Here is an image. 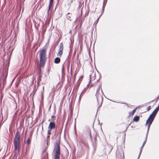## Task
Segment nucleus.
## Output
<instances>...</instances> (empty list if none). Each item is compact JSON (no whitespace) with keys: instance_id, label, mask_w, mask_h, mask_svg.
I'll list each match as a JSON object with an SVG mask.
<instances>
[{"instance_id":"2","label":"nucleus","mask_w":159,"mask_h":159,"mask_svg":"<svg viewBox=\"0 0 159 159\" xmlns=\"http://www.w3.org/2000/svg\"><path fill=\"white\" fill-rule=\"evenodd\" d=\"M159 110V104L158 107L153 111L152 113L150 115L146 122V125L148 124V130H149L150 126L152 124L154 118Z\"/></svg>"},{"instance_id":"6","label":"nucleus","mask_w":159,"mask_h":159,"mask_svg":"<svg viewBox=\"0 0 159 159\" xmlns=\"http://www.w3.org/2000/svg\"><path fill=\"white\" fill-rule=\"evenodd\" d=\"M56 127L55 123L53 121H51L50 122L48 126V129H52L55 128Z\"/></svg>"},{"instance_id":"28","label":"nucleus","mask_w":159,"mask_h":159,"mask_svg":"<svg viewBox=\"0 0 159 159\" xmlns=\"http://www.w3.org/2000/svg\"><path fill=\"white\" fill-rule=\"evenodd\" d=\"M159 99V96L157 97V99Z\"/></svg>"},{"instance_id":"3","label":"nucleus","mask_w":159,"mask_h":159,"mask_svg":"<svg viewBox=\"0 0 159 159\" xmlns=\"http://www.w3.org/2000/svg\"><path fill=\"white\" fill-rule=\"evenodd\" d=\"M46 50V49L43 48L40 51V65L42 67L44 66L45 62Z\"/></svg>"},{"instance_id":"27","label":"nucleus","mask_w":159,"mask_h":159,"mask_svg":"<svg viewBox=\"0 0 159 159\" xmlns=\"http://www.w3.org/2000/svg\"><path fill=\"white\" fill-rule=\"evenodd\" d=\"M90 75V80H91V75Z\"/></svg>"},{"instance_id":"18","label":"nucleus","mask_w":159,"mask_h":159,"mask_svg":"<svg viewBox=\"0 0 159 159\" xmlns=\"http://www.w3.org/2000/svg\"><path fill=\"white\" fill-rule=\"evenodd\" d=\"M143 148H142V147H141V150H140V152H139V155L138 159H139V157H140V155H141V152H142V149Z\"/></svg>"},{"instance_id":"21","label":"nucleus","mask_w":159,"mask_h":159,"mask_svg":"<svg viewBox=\"0 0 159 159\" xmlns=\"http://www.w3.org/2000/svg\"><path fill=\"white\" fill-rule=\"evenodd\" d=\"M64 69H65V67H64V64H63L62 65V72L63 71Z\"/></svg>"},{"instance_id":"5","label":"nucleus","mask_w":159,"mask_h":159,"mask_svg":"<svg viewBox=\"0 0 159 159\" xmlns=\"http://www.w3.org/2000/svg\"><path fill=\"white\" fill-rule=\"evenodd\" d=\"M100 88V86L99 85V87L97 90V92L96 94V98L98 103H101V104L102 103V98L101 94L99 93Z\"/></svg>"},{"instance_id":"16","label":"nucleus","mask_w":159,"mask_h":159,"mask_svg":"<svg viewBox=\"0 0 159 159\" xmlns=\"http://www.w3.org/2000/svg\"><path fill=\"white\" fill-rule=\"evenodd\" d=\"M136 110V109H134L133 110L132 112H130L129 113L130 115V116L131 115H133L134 114V112H135Z\"/></svg>"},{"instance_id":"30","label":"nucleus","mask_w":159,"mask_h":159,"mask_svg":"<svg viewBox=\"0 0 159 159\" xmlns=\"http://www.w3.org/2000/svg\"><path fill=\"white\" fill-rule=\"evenodd\" d=\"M90 136L91 138V135L90 134Z\"/></svg>"},{"instance_id":"8","label":"nucleus","mask_w":159,"mask_h":159,"mask_svg":"<svg viewBox=\"0 0 159 159\" xmlns=\"http://www.w3.org/2000/svg\"><path fill=\"white\" fill-rule=\"evenodd\" d=\"M52 129H48V136H47V140H49L50 139V135L51 134V131Z\"/></svg>"},{"instance_id":"24","label":"nucleus","mask_w":159,"mask_h":159,"mask_svg":"<svg viewBox=\"0 0 159 159\" xmlns=\"http://www.w3.org/2000/svg\"><path fill=\"white\" fill-rule=\"evenodd\" d=\"M100 16H99V17L98 18V19H97V20H96V22H95V23H96V24L98 22V20H99V18H100Z\"/></svg>"},{"instance_id":"22","label":"nucleus","mask_w":159,"mask_h":159,"mask_svg":"<svg viewBox=\"0 0 159 159\" xmlns=\"http://www.w3.org/2000/svg\"><path fill=\"white\" fill-rule=\"evenodd\" d=\"M151 108V106H149L147 108V110L148 111H149Z\"/></svg>"},{"instance_id":"13","label":"nucleus","mask_w":159,"mask_h":159,"mask_svg":"<svg viewBox=\"0 0 159 159\" xmlns=\"http://www.w3.org/2000/svg\"><path fill=\"white\" fill-rule=\"evenodd\" d=\"M41 75H39V77L38 78V80H37V83H38V85H39V84L40 83V82L41 81Z\"/></svg>"},{"instance_id":"20","label":"nucleus","mask_w":159,"mask_h":159,"mask_svg":"<svg viewBox=\"0 0 159 159\" xmlns=\"http://www.w3.org/2000/svg\"><path fill=\"white\" fill-rule=\"evenodd\" d=\"M55 117L53 115L51 116V118L52 119V120L54 121L55 120Z\"/></svg>"},{"instance_id":"12","label":"nucleus","mask_w":159,"mask_h":159,"mask_svg":"<svg viewBox=\"0 0 159 159\" xmlns=\"http://www.w3.org/2000/svg\"><path fill=\"white\" fill-rule=\"evenodd\" d=\"M60 61V59L59 57L56 58L54 60V63L56 64L59 63Z\"/></svg>"},{"instance_id":"32","label":"nucleus","mask_w":159,"mask_h":159,"mask_svg":"<svg viewBox=\"0 0 159 159\" xmlns=\"http://www.w3.org/2000/svg\"><path fill=\"white\" fill-rule=\"evenodd\" d=\"M43 126H42V129H43Z\"/></svg>"},{"instance_id":"19","label":"nucleus","mask_w":159,"mask_h":159,"mask_svg":"<svg viewBox=\"0 0 159 159\" xmlns=\"http://www.w3.org/2000/svg\"><path fill=\"white\" fill-rule=\"evenodd\" d=\"M26 143L30 144V140L29 139H28L26 142Z\"/></svg>"},{"instance_id":"7","label":"nucleus","mask_w":159,"mask_h":159,"mask_svg":"<svg viewBox=\"0 0 159 159\" xmlns=\"http://www.w3.org/2000/svg\"><path fill=\"white\" fill-rule=\"evenodd\" d=\"M53 0H50L49 5L48 9V12H49V11H50V8H51L52 5V4H53Z\"/></svg>"},{"instance_id":"11","label":"nucleus","mask_w":159,"mask_h":159,"mask_svg":"<svg viewBox=\"0 0 159 159\" xmlns=\"http://www.w3.org/2000/svg\"><path fill=\"white\" fill-rule=\"evenodd\" d=\"M139 119V116H134L133 119L134 121L138 122Z\"/></svg>"},{"instance_id":"10","label":"nucleus","mask_w":159,"mask_h":159,"mask_svg":"<svg viewBox=\"0 0 159 159\" xmlns=\"http://www.w3.org/2000/svg\"><path fill=\"white\" fill-rule=\"evenodd\" d=\"M148 131H149V130H148V131H147V133L146 134V138H145V139L144 141L143 142V145L142 146V148H143V146H144V144H145V143L146 142L147 140V136H148Z\"/></svg>"},{"instance_id":"26","label":"nucleus","mask_w":159,"mask_h":159,"mask_svg":"<svg viewBox=\"0 0 159 159\" xmlns=\"http://www.w3.org/2000/svg\"><path fill=\"white\" fill-rule=\"evenodd\" d=\"M121 153H122L123 154V157H124V152H122V151H121Z\"/></svg>"},{"instance_id":"14","label":"nucleus","mask_w":159,"mask_h":159,"mask_svg":"<svg viewBox=\"0 0 159 159\" xmlns=\"http://www.w3.org/2000/svg\"><path fill=\"white\" fill-rule=\"evenodd\" d=\"M107 1V0H104V2L103 3V10H104V7L105 6V4H106Z\"/></svg>"},{"instance_id":"25","label":"nucleus","mask_w":159,"mask_h":159,"mask_svg":"<svg viewBox=\"0 0 159 159\" xmlns=\"http://www.w3.org/2000/svg\"><path fill=\"white\" fill-rule=\"evenodd\" d=\"M82 95H81V94H80V97H79V100L80 101V100H81Z\"/></svg>"},{"instance_id":"15","label":"nucleus","mask_w":159,"mask_h":159,"mask_svg":"<svg viewBox=\"0 0 159 159\" xmlns=\"http://www.w3.org/2000/svg\"><path fill=\"white\" fill-rule=\"evenodd\" d=\"M62 53H63V52L62 51H58V52L57 56L60 57L61 56V55L62 54Z\"/></svg>"},{"instance_id":"29","label":"nucleus","mask_w":159,"mask_h":159,"mask_svg":"<svg viewBox=\"0 0 159 159\" xmlns=\"http://www.w3.org/2000/svg\"><path fill=\"white\" fill-rule=\"evenodd\" d=\"M69 33H71V30H70V31Z\"/></svg>"},{"instance_id":"9","label":"nucleus","mask_w":159,"mask_h":159,"mask_svg":"<svg viewBox=\"0 0 159 159\" xmlns=\"http://www.w3.org/2000/svg\"><path fill=\"white\" fill-rule=\"evenodd\" d=\"M63 49V45L62 43H60V47L59 49V51H62Z\"/></svg>"},{"instance_id":"31","label":"nucleus","mask_w":159,"mask_h":159,"mask_svg":"<svg viewBox=\"0 0 159 159\" xmlns=\"http://www.w3.org/2000/svg\"><path fill=\"white\" fill-rule=\"evenodd\" d=\"M73 0H71V2H73Z\"/></svg>"},{"instance_id":"4","label":"nucleus","mask_w":159,"mask_h":159,"mask_svg":"<svg viewBox=\"0 0 159 159\" xmlns=\"http://www.w3.org/2000/svg\"><path fill=\"white\" fill-rule=\"evenodd\" d=\"M53 152L54 153V159H59L60 154V146L59 144L57 143L55 145Z\"/></svg>"},{"instance_id":"23","label":"nucleus","mask_w":159,"mask_h":159,"mask_svg":"<svg viewBox=\"0 0 159 159\" xmlns=\"http://www.w3.org/2000/svg\"><path fill=\"white\" fill-rule=\"evenodd\" d=\"M70 14L69 13H68L67 14V17L68 19H69V18H70V16H69V15Z\"/></svg>"},{"instance_id":"17","label":"nucleus","mask_w":159,"mask_h":159,"mask_svg":"<svg viewBox=\"0 0 159 159\" xmlns=\"http://www.w3.org/2000/svg\"><path fill=\"white\" fill-rule=\"evenodd\" d=\"M86 89H84V90H83L82 92H81V95H82L83 94H84L85 92H86Z\"/></svg>"},{"instance_id":"1","label":"nucleus","mask_w":159,"mask_h":159,"mask_svg":"<svg viewBox=\"0 0 159 159\" xmlns=\"http://www.w3.org/2000/svg\"><path fill=\"white\" fill-rule=\"evenodd\" d=\"M20 133L18 131H17L15 135L14 140V149L18 152H19L20 148Z\"/></svg>"}]
</instances>
